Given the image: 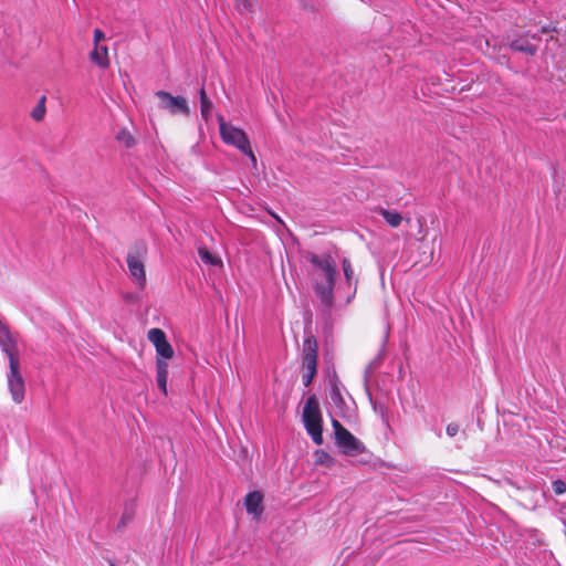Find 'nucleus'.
Returning a JSON list of instances; mask_svg holds the SVG:
<instances>
[{"instance_id":"11","label":"nucleus","mask_w":566,"mask_h":566,"mask_svg":"<svg viewBox=\"0 0 566 566\" xmlns=\"http://www.w3.org/2000/svg\"><path fill=\"white\" fill-rule=\"evenodd\" d=\"M263 495L259 491L250 492L244 497L247 512L259 518L263 513Z\"/></svg>"},{"instance_id":"24","label":"nucleus","mask_w":566,"mask_h":566,"mask_svg":"<svg viewBox=\"0 0 566 566\" xmlns=\"http://www.w3.org/2000/svg\"><path fill=\"white\" fill-rule=\"evenodd\" d=\"M460 428H459V424L452 422V423H449L447 426V434L449 437H454L455 434H458Z\"/></svg>"},{"instance_id":"25","label":"nucleus","mask_w":566,"mask_h":566,"mask_svg":"<svg viewBox=\"0 0 566 566\" xmlns=\"http://www.w3.org/2000/svg\"><path fill=\"white\" fill-rule=\"evenodd\" d=\"M237 6L240 10L250 11L251 10V3L249 0H235Z\"/></svg>"},{"instance_id":"18","label":"nucleus","mask_w":566,"mask_h":566,"mask_svg":"<svg viewBox=\"0 0 566 566\" xmlns=\"http://www.w3.org/2000/svg\"><path fill=\"white\" fill-rule=\"evenodd\" d=\"M199 256L201 259V261L206 264H210V265H219L221 264V260L213 255L208 249L206 248H200L199 249Z\"/></svg>"},{"instance_id":"26","label":"nucleus","mask_w":566,"mask_h":566,"mask_svg":"<svg viewBox=\"0 0 566 566\" xmlns=\"http://www.w3.org/2000/svg\"><path fill=\"white\" fill-rule=\"evenodd\" d=\"M105 38V34L102 30L95 29L94 30V43L95 45H98V42Z\"/></svg>"},{"instance_id":"12","label":"nucleus","mask_w":566,"mask_h":566,"mask_svg":"<svg viewBox=\"0 0 566 566\" xmlns=\"http://www.w3.org/2000/svg\"><path fill=\"white\" fill-rule=\"evenodd\" d=\"M168 364L164 359L156 360V381L158 388L167 395Z\"/></svg>"},{"instance_id":"1","label":"nucleus","mask_w":566,"mask_h":566,"mask_svg":"<svg viewBox=\"0 0 566 566\" xmlns=\"http://www.w3.org/2000/svg\"><path fill=\"white\" fill-rule=\"evenodd\" d=\"M307 260L313 266L312 281L316 296L325 307L334 303V286L337 265L331 254L318 255L310 253Z\"/></svg>"},{"instance_id":"30","label":"nucleus","mask_w":566,"mask_h":566,"mask_svg":"<svg viewBox=\"0 0 566 566\" xmlns=\"http://www.w3.org/2000/svg\"><path fill=\"white\" fill-rule=\"evenodd\" d=\"M357 281L354 282V291L356 290Z\"/></svg>"},{"instance_id":"22","label":"nucleus","mask_w":566,"mask_h":566,"mask_svg":"<svg viewBox=\"0 0 566 566\" xmlns=\"http://www.w3.org/2000/svg\"><path fill=\"white\" fill-rule=\"evenodd\" d=\"M213 103L211 101L200 103L201 116L205 120H209L211 117Z\"/></svg>"},{"instance_id":"19","label":"nucleus","mask_w":566,"mask_h":566,"mask_svg":"<svg viewBox=\"0 0 566 566\" xmlns=\"http://www.w3.org/2000/svg\"><path fill=\"white\" fill-rule=\"evenodd\" d=\"M342 265H343V272H344L346 284L348 286H352L353 282H354V270H353L352 263L348 259L345 258L342 262Z\"/></svg>"},{"instance_id":"20","label":"nucleus","mask_w":566,"mask_h":566,"mask_svg":"<svg viewBox=\"0 0 566 566\" xmlns=\"http://www.w3.org/2000/svg\"><path fill=\"white\" fill-rule=\"evenodd\" d=\"M316 463L331 467L334 463V459L324 450H317L315 452Z\"/></svg>"},{"instance_id":"17","label":"nucleus","mask_w":566,"mask_h":566,"mask_svg":"<svg viewBox=\"0 0 566 566\" xmlns=\"http://www.w3.org/2000/svg\"><path fill=\"white\" fill-rule=\"evenodd\" d=\"M45 101H46V97L44 95L41 96L40 99L38 101V104L31 112V117L35 122H41L45 116V112H46Z\"/></svg>"},{"instance_id":"2","label":"nucleus","mask_w":566,"mask_h":566,"mask_svg":"<svg viewBox=\"0 0 566 566\" xmlns=\"http://www.w3.org/2000/svg\"><path fill=\"white\" fill-rule=\"evenodd\" d=\"M303 422L307 433L311 436L313 442L317 446L323 444V427H322V412L318 399L315 395H311L303 408Z\"/></svg>"},{"instance_id":"7","label":"nucleus","mask_w":566,"mask_h":566,"mask_svg":"<svg viewBox=\"0 0 566 566\" xmlns=\"http://www.w3.org/2000/svg\"><path fill=\"white\" fill-rule=\"evenodd\" d=\"M19 354L7 356L9 359V374H8V388L11 394L12 400L15 403H21L24 399L25 384L20 373Z\"/></svg>"},{"instance_id":"21","label":"nucleus","mask_w":566,"mask_h":566,"mask_svg":"<svg viewBox=\"0 0 566 566\" xmlns=\"http://www.w3.org/2000/svg\"><path fill=\"white\" fill-rule=\"evenodd\" d=\"M117 140H119L120 143H123L127 148H130L135 145V139L134 137L130 135V133L126 129H123L120 130L117 136H116Z\"/></svg>"},{"instance_id":"5","label":"nucleus","mask_w":566,"mask_h":566,"mask_svg":"<svg viewBox=\"0 0 566 566\" xmlns=\"http://www.w3.org/2000/svg\"><path fill=\"white\" fill-rule=\"evenodd\" d=\"M332 426L335 434V442L342 452L349 457H356L365 452L364 443L349 432L338 420L333 419Z\"/></svg>"},{"instance_id":"27","label":"nucleus","mask_w":566,"mask_h":566,"mask_svg":"<svg viewBox=\"0 0 566 566\" xmlns=\"http://www.w3.org/2000/svg\"><path fill=\"white\" fill-rule=\"evenodd\" d=\"M332 399H333L334 402H337V401L342 400L340 392H339L338 388L335 387V386L333 387Z\"/></svg>"},{"instance_id":"10","label":"nucleus","mask_w":566,"mask_h":566,"mask_svg":"<svg viewBox=\"0 0 566 566\" xmlns=\"http://www.w3.org/2000/svg\"><path fill=\"white\" fill-rule=\"evenodd\" d=\"M0 348L7 355L19 354L18 339L9 325L0 318Z\"/></svg>"},{"instance_id":"3","label":"nucleus","mask_w":566,"mask_h":566,"mask_svg":"<svg viewBox=\"0 0 566 566\" xmlns=\"http://www.w3.org/2000/svg\"><path fill=\"white\" fill-rule=\"evenodd\" d=\"M219 130L222 140L226 144L237 147L244 155L249 156L253 166L256 165V158L251 149L250 140L248 135L241 128H238L231 124L226 123L223 116H218Z\"/></svg>"},{"instance_id":"8","label":"nucleus","mask_w":566,"mask_h":566,"mask_svg":"<svg viewBox=\"0 0 566 566\" xmlns=\"http://www.w3.org/2000/svg\"><path fill=\"white\" fill-rule=\"evenodd\" d=\"M155 95L159 98V108L168 111L171 115H190L188 102L184 96H172L166 91H157Z\"/></svg>"},{"instance_id":"23","label":"nucleus","mask_w":566,"mask_h":566,"mask_svg":"<svg viewBox=\"0 0 566 566\" xmlns=\"http://www.w3.org/2000/svg\"><path fill=\"white\" fill-rule=\"evenodd\" d=\"M552 489L557 495L564 494L566 492V483L563 480L557 479L552 482Z\"/></svg>"},{"instance_id":"14","label":"nucleus","mask_w":566,"mask_h":566,"mask_svg":"<svg viewBox=\"0 0 566 566\" xmlns=\"http://www.w3.org/2000/svg\"><path fill=\"white\" fill-rule=\"evenodd\" d=\"M136 513L134 503H126L122 513V516L116 525V530L122 532L127 525L134 520Z\"/></svg>"},{"instance_id":"16","label":"nucleus","mask_w":566,"mask_h":566,"mask_svg":"<svg viewBox=\"0 0 566 566\" xmlns=\"http://www.w3.org/2000/svg\"><path fill=\"white\" fill-rule=\"evenodd\" d=\"M379 212L390 227L397 228L400 226L402 216L399 212L384 208H381Z\"/></svg>"},{"instance_id":"28","label":"nucleus","mask_w":566,"mask_h":566,"mask_svg":"<svg viewBox=\"0 0 566 566\" xmlns=\"http://www.w3.org/2000/svg\"><path fill=\"white\" fill-rule=\"evenodd\" d=\"M199 97H200V103L211 101V99L208 97V95H207L206 90H205V87H203V86H201V87H200V90H199Z\"/></svg>"},{"instance_id":"4","label":"nucleus","mask_w":566,"mask_h":566,"mask_svg":"<svg viewBox=\"0 0 566 566\" xmlns=\"http://www.w3.org/2000/svg\"><path fill=\"white\" fill-rule=\"evenodd\" d=\"M318 343L314 335L304 338L302 347V381L305 387L311 386L317 373Z\"/></svg>"},{"instance_id":"15","label":"nucleus","mask_w":566,"mask_h":566,"mask_svg":"<svg viewBox=\"0 0 566 566\" xmlns=\"http://www.w3.org/2000/svg\"><path fill=\"white\" fill-rule=\"evenodd\" d=\"M511 49L528 55H534L537 52V46L532 44L526 38H518L512 41Z\"/></svg>"},{"instance_id":"9","label":"nucleus","mask_w":566,"mask_h":566,"mask_svg":"<svg viewBox=\"0 0 566 566\" xmlns=\"http://www.w3.org/2000/svg\"><path fill=\"white\" fill-rule=\"evenodd\" d=\"M148 339L156 348L159 359H170L174 357V348L168 343L166 334L160 328H151L148 331Z\"/></svg>"},{"instance_id":"13","label":"nucleus","mask_w":566,"mask_h":566,"mask_svg":"<svg viewBox=\"0 0 566 566\" xmlns=\"http://www.w3.org/2000/svg\"><path fill=\"white\" fill-rule=\"evenodd\" d=\"M91 61L96 63L99 67L106 69L109 65L108 49L105 45H95L91 52Z\"/></svg>"},{"instance_id":"6","label":"nucleus","mask_w":566,"mask_h":566,"mask_svg":"<svg viewBox=\"0 0 566 566\" xmlns=\"http://www.w3.org/2000/svg\"><path fill=\"white\" fill-rule=\"evenodd\" d=\"M147 255V245L144 241L136 242L127 253V266L130 275L137 281L140 287L145 286L146 272L144 260Z\"/></svg>"},{"instance_id":"29","label":"nucleus","mask_w":566,"mask_h":566,"mask_svg":"<svg viewBox=\"0 0 566 566\" xmlns=\"http://www.w3.org/2000/svg\"><path fill=\"white\" fill-rule=\"evenodd\" d=\"M546 32H548V29L544 27V28L542 29V33H546Z\"/></svg>"}]
</instances>
